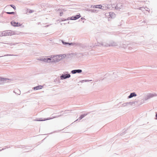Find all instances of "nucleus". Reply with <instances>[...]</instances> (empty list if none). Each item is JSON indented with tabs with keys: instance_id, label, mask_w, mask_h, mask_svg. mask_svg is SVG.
Returning a JSON list of instances; mask_svg holds the SVG:
<instances>
[{
	"instance_id": "nucleus-1",
	"label": "nucleus",
	"mask_w": 157,
	"mask_h": 157,
	"mask_svg": "<svg viewBox=\"0 0 157 157\" xmlns=\"http://www.w3.org/2000/svg\"><path fill=\"white\" fill-rule=\"evenodd\" d=\"M65 56L64 55H60L59 56H56L53 57H51L49 58L51 59V62H59L62 59L63 57H64V56Z\"/></svg>"
},
{
	"instance_id": "nucleus-2",
	"label": "nucleus",
	"mask_w": 157,
	"mask_h": 157,
	"mask_svg": "<svg viewBox=\"0 0 157 157\" xmlns=\"http://www.w3.org/2000/svg\"><path fill=\"white\" fill-rule=\"evenodd\" d=\"M116 76H117V77H118V78L120 79L122 78L124 75L123 74L120 72H115L113 73V75H112V77H114L115 78H117V77H116Z\"/></svg>"
},
{
	"instance_id": "nucleus-3",
	"label": "nucleus",
	"mask_w": 157,
	"mask_h": 157,
	"mask_svg": "<svg viewBox=\"0 0 157 157\" xmlns=\"http://www.w3.org/2000/svg\"><path fill=\"white\" fill-rule=\"evenodd\" d=\"M109 43L105 42H98L97 43V45L99 46L108 47Z\"/></svg>"
},
{
	"instance_id": "nucleus-4",
	"label": "nucleus",
	"mask_w": 157,
	"mask_h": 157,
	"mask_svg": "<svg viewBox=\"0 0 157 157\" xmlns=\"http://www.w3.org/2000/svg\"><path fill=\"white\" fill-rule=\"evenodd\" d=\"M38 60L40 61H42L45 62L50 63L51 62V59L50 58H46L45 57H42L40 58Z\"/></svg>"
},
{
	"instance_id": "nucleus-5",
	"label": "nucleus",
	"mask_w": 157,
	"mask_h": 157,
	"mask_svg": "<svg viewBox=\"0 0 157 157\" xmlns=\"http://www.w3.org/2000/svg\"><path fill=\"white\" fill-rule=\"evenodd\" d=\"M70 77L71 75L70 74H62V75L60 76V77L61 79H63L69 78Z\"/></svg>"
},
{
	"instance_id": "nucleus-6",
	"label": "nucleus",
	"mask_w": 157,
	"mask_h": 157,
	"mask_svg": "<svg viewBox=\"0 0 157 157\" xmlns=\"http://www.w3.org/2000/svg\"><path fill=\"white\" fill-rule=\"evenodd\" d=\"M118 44L116 43L113 41H110L109 42L108 44V47H111V46H118Z\"/></svg>"
},
{
	"instance_id": "nucleus-7",
	"label": "nucleus",
	"mask_w": 157,
	"mask_h": 157,
	"mask_svg": "<svg viewBox=\"0 0 157 157\" xmlns=\"http://www.w3.org/2000/svg\"><path fill=\"white\" fill-rule=\"evenodd\" d=\"M60 116H61V115H59V116H58L54 117H52V118H48L47 119H42V118H39V119H36L35 121H45V120H49V119H52L53 118H56V117H60Z\"/></svg>"
},
{
	"instance_id": "nucleus-8",
	"label": "nucleus",
	"mask_w": 157,
	"mask_h": 157,
	"mask_svg": "<svg viewBox=\"0 0 157 157\" xmlns=\"http://www.w3.org/2000/svg\"><path fill=\"white\" fill-rule=\"evenodd\" d=\"M81 17V16L79 14V15H77L75 16H72L70 18V19L71 20H76L78 19L79 18Z\"/></svg>"
},
{
	"instance_id": "nucleus-9",
	"label": "nucleus",
	"mask_w": 157,
	"mask_h": 157,
	"mask_svg": "<svg viewBox=\"0 0 157 157\" xmlns=\"http://www.w3.org/2000/svg\"><path fill=\"white\" fill-rule=\"evenodd\" d=\"M11 24L14 26H19L21 25L20 23L18 22H16L14 21H12L11 22Z\"/></svg>"
},
{
	"instance_id": "nucleus-10",
	"label": "nucleus",
	"mask_w": 157,
	"mask_h": 157,
	"mask_svg": "<svg viewBox=\"0 0 157 157\" xmlns=\"http://www.w3.org/2000/svg\"><path fill=\"white\" fill-rule=\"evenodd\" d=\"M10 79L8 78H4L0 77V81H2L3 82H8V80Z\"/></svg>"
},
{
	"instance_id": "nucleus-11",
	"label": "nucleus",
	"mask_w": 157,
	"mask_h": 157,
	"mask_svg": "<svg viewBox=\"0 0 157 157\" xmlns=\"http://www.w3.org/2000/svg\"><path fill=\"white\" fill-rule=\"evenodd\" d=\"M93 8H99L101 9L104 10V6H102L101 5H98L96 6H94L93 7Z\"/></svg>"
},
{
	"instance_id": "nucleus-12",
	"label": "nucleus",
	"mask_w": 157,
	"mask_h": 157,
	"mask_svg": "<svg viewBox=\"0 0 157 157\" xmlns=\"http://www.w3.org/2000/svg\"><path fill=\"white\" fill-rule=\"evenodd\" d=\"M122 6V3H118L115 6V8L116 9H119L121 8Z\"/></svg>"
},
{
	"instance_id": "nucleus-13",
	"label": "nucleus",
	"mask_w": 157,
	"mask_h": 157,
	"mask_svg": "<svg viewBox=\"0 0 157 157\" xmlns=\"http://www.w3.org/2000/svg\"><path fill=\"white\" fill-rule=\"evenodd\" d=\"M136 94L135 92H133L130 94V95L128 97V98H130L133 97H136Z\"/></svg>"
},
{
	"instance_id": "nucleus-14",
	"label": "nucleus",
	"mask_w": 157,
	"mask_h": 157,
	"mask_svg": "<svg viewBox=\"0 0 157 157\" xmlns=\"http://www.w3.org/2000/svg\"><path fill=\"white\" fill-rule=\"evenodd\" d=\"M103 6H104V9H105L104 10L109 9L111 7V5L110 4H104L103 5Z\"/></svg>"
},
{
	"instance_id": "nucleus-15",
	"label": "nucleus",
	"mask_w": 157,
	"mask_h": 157,
	"mask_svg": "<svg viewBox=\"0 0 157 157\" xmlns=\"http://www.w3.org/2000/svg\"><path fill=\"white\" fill-rule=\"evenodd\" d=\"M42 86L41 85H39L33 87V89L35 90H37L39 89H41L42 88Z\"/></svg>"
},
{
	"instance_id": "nucleus-16",
	"label": "nucleus",
	"mask_w": 157,
	"mask_h": 157,
	"mask_svg": "<svg viewBox=\"0 0 157 157\" xmlns=\"http://www.w3.org/2000/svg\"><path fill=\"white\" fill-rule=\"evenodd\" d=\"M7 36H11L14 34L13 33L11 30H7Z\"/></svg>"
},
{
	"instance_id": "nucleus-17",
	"label": "nucleus",
	"mask_w": 157,
	"mask_h": 157,
	"mask_svg": "<svg viewBox=\"0 0 157 157\" xmlns=\"http://www.w3.org/2000/svg\"><path fill=\"white\" fill-rule=\"evenodd\" d=\"M62 43L63 44L65 45H73V43H69L67 42H64L62 40Z\"/></svg>"
},
{
	"instance_id": "nucleus-18",
	"label": "nucleus",
	"mask_w": 157,
	"mask_h": 157,
	"mask_svg": "<svg viewBox=\"0 0 157 157\" xmlns=\"http://www.w3.org/2000/svg\"><path fill=\"white\" fill-rule=\"evenodd\" d=\"M152 95H151V94H148L146 97V98H145L144 100L145 101H146L147 100H148V99L150 98H152V97L151 96Z\"/></svg>"
},
{
	"instance_id": "nucleus-19",
	"label": "nucleus",
	"mask_w": 157,
	"mask_h": 157,
	"mask_svg": "<svg viewBox=\"0 0 157 157\" xmlns=\"http://www.w3.org/2000/svg\"><path fill=\"white\" fill-rule=\"evenodd\" d=\"M86 114H83L81 115V116L79 117V118L77 119L76 121H78V120H81L85 116H86Z\"/></svg>"
},
{
	"instance_id": "nucleus-20",
	"label": "nucleus",
	"mask_w": 157,
	"mask_h": 157,
	"mask_svg": "<svg viewBox=\"0 0 157 157\" xmlns=\"http://www.w3.org/2000/svg\"><path fill=\"white\" fill-rule=\"evenodd\" d=\"M7 31H3L2 32V36H7Z\"/></svg>"
},
{
	"instance_id": "nucleus-21",
	"label": "nucleus",
	"mask_w": 157,
	"mask_h": 157,
	"mask_svg": "<svg viewBox=\"0 0 157 157\" xmlns=\"http://www.w3.org/2000/svg\"><path fill=\"white\" fill-rule=\"evenodd\" d=\"M126 104H127V105H132L133 104H135V102H133V101L129 102H126Z\"/></svg>"
},
{
	"instance_id": "nucleus-22",
	"label": "nucleus",
	"mask_w": 157,
	"mask_h": 157,
	"mask_svg": "<svg viewBox=\"0 0 157 157\" xmlns=\"http://www.w3.org/2000/svg\"><path fill=\"white\" fill-rule=\"evenodd\" d=\"M127 47V46L126 44H122V45H121L120 46H119V47L125 48Z\"/></svg>"
},
{
	"instance_id": "nucleus-23",
	"label": "nucleus",
	"mask_w": 157,
	"mask_h": 157,
	"mask_svg": "<svg viewBox=\"0 0 157 157\" xmlns=\"http://www.w3.org/2000/svg\"><path fill=\"white\" fill-rule=\"evenodd\" d=\"M75 70L76 71V73H80L82 72V70L81 69H77Z\"/></svg>"
},
{
	"instance_id": "nucleus-24",
	"label": "nucleus",
	"mask_w": 157,
	"mask_h": 157,
	"mask_svg": "<svg viewBox=\"0 0 157 157\" xmlns=\"http://www.w3.org/2000/svg\"><path fill=\"white\" fill-rule=\"evenodd\" d=\"M17 56V55H11V54H6V55H5L4 56H0V57H3V56Z\"/></svg>"
},
{
	"instance_id": "nucleus-25",
	"label": "nucleus",
	"mask_w": 157,
	"mask_h": 157,
	"mask_svg": "<svg viewBox=\"0 0 157 157\" xmlns=\"http://www.w3.org/2000/svg\"><path fill=\"white\" fill-rule=\"evenodd\" d=\"M111 77L112 78V79L113 80H119V78H118V77H117L118 78H115L114 77H112V75L111 76ZM116 77H117V76H116Z\"/></svg>"
},
{
	"instance_id": "nucleus-26",
	"label": "nucleus",
	"mask_w": 157,
	"mask_h": 157,
	"mask_svg": "<svg viewBox=\"0 0 157 157\" xmlns=\"http://www.w3.org/2000/svg\"><path fill=\"white\" fill-rule=\"evenodd\" d=\"M6 13L9 14H15V12H6Z\"/></svg>"
},
{
	"instance_id": "nucleus-27",
	"label": "nucleus",
	"mask_w": 157,
	"mask_h": 157,
	"mask_svg": "<svg viewBox=\"0 0 157 157\" xmlns=\"http://www.w3.org/2000/svg\"><path fill=\"white\" fill-rule=\"evenodd\" d=\"M71 73L72 74H76V70H73L71 71Z\"/></svg>"
},
{
	"instance_id": "nucleus-28",
	"label": "nucleus",
	"mask_w": 157,
	"mask_h": 157,
	"mask_svg": "<svg viewBox=\"0 0 157 157\" xmlns=\"http://www.w3.org/2000/svg\"><path fill=\"white\" fill-rule=\"evenodd\" d=\"M151 95H152L151 96L153 97L157 96V94H150Z\"/></svg>"
},
{
	"instance_id": "nucleus-29",
	"label": "nucleus",
	"mask_w": 157,
	"mask_h": 157,
	"mask_svg": "<svg viewBox=\"0 0 157 157\" xmlns=\"http://www.w3.org/2000/svg\"><path fill=\"white\" fill-rule=\"evenodd\" d=\"M16 91H18V93H17L18 94L20 95V94L21 92H20V91L19 90L17 89L16 90Z\"/></svg>"
},
{
	"instance_id": "nucleus-30",
	"label": "nucleus",
	"mask_w": 157,
	"mask_h": 157,
	"mask_svg": "<svg viewBox=\"0 0 157 157\" xmlns=\"http://www.w3.org/2000/svg\"><path fill=\"white\" fill-rule=\"evenodd\" d=\"M10 6H11L12 7H13L14 10L16 9V7L15 6H14L13 5H11Z\"/></svg>"
},
{
	"instance_id": "nucleus-31",
	"label": "nucleus",
	"mask_w": 157,
	"mask_h": 157,
	"mask_svg": "<svg viewBox=\"0 0 157 157\" xmlns=\"http://www.w3.org/2000/svg\"><path fill=\"white\" fill-rule=\"evenodd\" d=\"M85 80V82H89V81H92V80Z\"/></svg>"
},
{
	"instance_id": "nucleus-32",
	"label": "nucleus",
	"mask_w": 157,
	"mask_h": 157,
	"mask_svg": "<svg viewBox=\"0 0 157 157\" xmlns=\"http://www.w3.org/2000/svg\"><path fill=\"white\" fill-rule=\"evenodd\" d=\"M127 105L126 103H123L122 104V106H125Z\"/></svg>"
},
{
	"instance_id": "nucleus-33",
	"label": "nucleus",
	"mask_w": 157,
	"mask_h": 157,
	"mask_svg": "<svg viewBox=\"0 0 157 157\" xmlns=\"http://www.w3.org/2000/svg\"><path fill=\"white\" fill-rule=\"evenodd\" d=\"M111 7H112V8H115V5H114V4H113V5H111Z\"/></svg>"
},
{
	"instance_id": "nucleus-34",
	"label": "nucleus",
	"mask_w": 157,
	"mask_h": 157,
	"mask_svg": "<svg viewBox=\"0 0 157 157\" xmlns=\"http://www.w3.org/2000/svg\"><path fill=\"white\" fill-rule=\"evenodd\" d=\"M33 10H29V13H32L33 12Z\"/></svg>"
},
{
	"instance_id": "nucleus-35",
	"label": "nucleus",
	"mask_w": 157,
	"mask_h": 157,
	"mask_svg": "<svg viewBox=\"0 0 157 157\" xmlns=\"http://www.w3.org/2000/svg\"><path fill=\"white\" fill-rule=\"evenodd\" d=\"M128 49L130 50H131L132 49H133L132 47H128Z\"/></svg>"
},
{
	"instance_id": "nucleus-36",
	"label": "nucleus",
	"mask_w": 157,
	"mask_h": 157,
	"mask_svg": "<svg viewBox=\"0 0 157 157\" xmlns=\"http://www.w3.org/2000/svg\"><path fill=\"white\" fill-rule=\"evenodd\" d=\"M63 14V13L62 12H60V16H62V15Z\"/></svg>"
},
{
	"instance_id": "nucleus-37",
	"label": "nucleus",
	"mask_w": 157,
	"mask_h": 157,
	"mask_svg": "<svg viewBox=\"0 0 157 157\" xmlns=\"http://www.w3.org/2000/svg\"><path fill=\"white\" fill-rule=\"evenodd\" d=\"M2 32H0V36H2Z\"/></svg>"
},
{
	"instance_id": "nucleus-38",
	"label": "nucleus",
	"mask_w": 157,
	"mask_h": 157,
	"mask_svg": "<svg viewBox=\"0 0 157 157\" xmlns=\"http://www.w3.org/2000/svg\"><path fill=\"white\" fill-rule=\"evenodd\" d=\"M85 80H82L81 81V82H85Z\"/></svg>"
},
{
	"instance_id": "nucleus-39",
	"label": "nucleus",
	"mask_w": 157,
	"mask_h": 157,
	"mask_svg": "<svg viewBox=\"0 0 157 157\" xmlns=\"http://www.w3.org/2000/svg\"><path fill=\"white\" fill-rule=\"evenodd\" d=\"M155 117H156V119L157 120V112L156 113Z\"/></svg>"
},
{
	"instance_id": "nucleus-40",
	"label": "nucleus",
	"mask_w": 157,
	"mask_h": 157,
	"mask_svg": "<svg viewBox=\"0 0 157 157\" xmlns=\"http://www.w3.org/2000/svg\"><path fill=\"white\" fill-rule=\"evenodd\" d=\"M91 11L92 12H94V10H91Z\"/></svg>"
},
{
	"instance_id": "nucleus-41",
	"label": "nucleus",
	"mask_w": 157,
	"mask_h": 157,
	"mask_svg": "<svg viewBox=\"0 0 157 157\" xmlns=\"http://www.w3.org/2000/svg\"><path fill=\"white\" fill-rule=\"evenodd\" d=\"M5 149L2 148V149L0 150V151H2V150H4V149Z\"/></svg>"
},
{
	"instance_id": "nucleus-42",
	"label": "nucleus",
	"mask_w": 157,
	"mask_h": 157,
	"mask_svg": "<svg viewBox=\"0 0 157 157\" xmlns=\"http://www.w3.org/2000/svg\"><path fill=\"white\" fill-rule=\"evenodd\" d=\"M84 19V18H83V17H82V18H81V20H83V19Z\"/></svg>"
},
{
	"instance_id": "nucleus-43",
	"label": "nucleus",
	"mask_w": 157,
	"mask_h": 157,
	"mask_svg": "<svg viewBox=\"0 0 157 157\" xmlns=\"http://www.w3.org/2000/svg\"><path fill=\"white\" fill-rule=\"evenodd\" d=\"M139 97H140V99H142V97L141 96H140Z\"/></svg>"
},
{
	"instance_id": "nucleus-44",
	"label": "nucleus",
	"mask_w": 157,
	"mask_h": 157,
	"mask_svg": "<svg viewBox=\"0 0 157 157\" xmlns=\"http://www.w3.org/2000/svg\"><path fill=\"white\" fill-rule=\"evenodd\" d=\"M63 10L64 11H66V10H65L63 9Z\"/></svg>"
},
{
	"instance_id": "nucleus-45",
	"label": "nucleus",
	"mask_w": 157,
	"mask_h": 157,
	"mask_svg": "<svg viewBox=\"0 0 157 157\" xmlns=\"http://www.w3.org/2000/svg\"><path fill=\"white\" fill-rule=\"evenodd\" d=\"M135 51V49H133V50H132V52H133V51Z\"/></svg>"
},
{
	"instance_id": "nucleus-46",
	"label": "nucleus",
	"mask_w": 157,
	"mask_h": 157,
	"mask_svg": "<svg viewBox=\"0 0 157 157\" xmlns=\"http://www.w3.org/2000/svg\"><path fill=\"white\" fill-rule=\"evenodd\" d=\"M40 22H38V23H37V24H38V25L40 24Z\"/></svg>"
},
{
	"instance_id": "nucleus-47",
	"label": "nucleus",
	"mask_w": 157,
	"mask_h": 157,
	"mask_svg": "<svg viewBox=\"0 0 157 157\" xmlns=\"http://www.w3.org/2000/svg\"><path fill=\"white\" fill-rule=\"evenodd\" d=\"M14 44H11V45H14Z\"/></svg>"
},
{
	"instance_id": "nucleus-48",
	"label": "nucleus",
	"mask_w": 157,
	"mask_h": 157,
	"mask_svg": "<svg viewBox=\"0 0 157 157\" xmlns=\"http://www.w3.org/2000/svg\"><path fill=\"white\" fill-rule=\"evenodd\" d=\"M141 8V7H140L139 8V9L140 10V9Z\"/></svg>"
},
{
	"instance_id": "nucleus-49",
	"label": "nucleus",
	"mask_w": 157,
	"mask_h": 157,
	"mask_svg": "<svg viewBox=\"0 0 157 157\" xmlns=\"http://www.w3.org/2000/svg\"><path fill=\"white\" fill-rule=\"evenodd\" d=\"M69 18H69V17H68V18L67 19V20H69Z\"/></svg>"
},
{
	"instance_id": "nucleus-50",
	"label": "nucleus",
	"mask_w": 157,
	"mask_h": 157,
	"mask_svg": "<svg viewBox=\"0 0 157 157\" xmlns=\"http://www.w3.org/2000/svg\"><path fill=\"white\" fill-rule=\"evenodd\" d=\"M13 92H14V93H15V94H16V93L15 92V91H13Z\"/></svg>"
},
{
	"instance_id": "nucleus-51",
	"label": "nucleus",
	"mask_w": 157,
	"mask_h": 157,
	"mask_svg": "<svg viewBox=\"0 0 157 157\" xmlns=\"http://www.w3.org/2000/svg\"><path fill=\"white\" fill-rule=\"evenodd\" d=\"M109 75V74H106V75Z\"/></svg>"
}]
</instances>
